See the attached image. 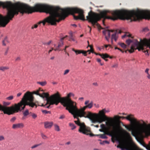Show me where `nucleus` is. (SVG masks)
Returning a JSON list of instances; mask_svg holds the SVG:
<instances>
[{"label":"nucleus","instance_id":"obj_1","mask_svg":"<svg viewBox=\"0 0 150 150\" xmlns=\"http://www.w3.org/2000/svg\"><path fill=\"white\" fill-rule=\"evenodd\" d=\"M2 6L7 10L6 15L3 16L0 14V27H5L12 20L15 15L18 14L19 12L31 13L35 11L44 12L49 13L50 16L43 21L39 22L32 27V29L36 28L38 25L42 23L45 25L46 23L52 25H55L57 22L64 20L69 14L73 15L76 20L80 19L85 20L83 10L77 8H62L47 4H37L32 7L29 5L20 3H13L10 1L5 2L0 1V7Z\"/></svg>","mask_w":150,"mask_h":150},{"label":"nucleus","instance_id":"obj_2","mask_svg":"<svg viewBox=\"0 0 150 150\" xmlns=\"http://www.w3.org/2000/svg\"><path fill=\"white\" fill-rule=\"evenodd\" d=\"M54 103L52 104H55L57 105L59 103L64 107H66V110H68L69 112L73 115L74 118L77 119V120L74 121V122L79 126V132L84 134H90L91 136L93 135L92 134H90L91 132L89 127L86 126L84 123H81L79 117H81L84 116L86 114L85 110L87 108H91L93 106V102L91 101L89 103V100H86L84 103L86 105L82 108L79 109L76 105V103L71 100L70 97L71 96H74V94L71 93H70L67 94V97H61L58 92L52 95Z\"/></svg>","mask_w":150,"mask_h":150},{"label":"nucleus","instance_id":"obj_3","mask_svg":"<svg viewBox=\"0 0 150 150\" xmlns=\"http://www.w3.org/2000/svg\"><path fill=\"white\" fill-rule=\"evenodd\" d=\"M110 12L109 11H104L99 15L97 13L92 11L88 13V15L86 16L87 19L94 25L101 18L104 19H108L115 21L120 18L122 20H131V21H135L142 18L150 19V11L144 10L137 9L136 10L129 11L125 9L116 10L111 11L110 13L112 16H107V13Z\"/></svg>","mask_w":150,"mask_h":150},{"label":"nucleus","instance_id":"obj_4","mask_svg":"<svg viewBox=\"0 0 150 150\" xmlns=\"http://www.w3.org/2000/svg\"><path fill=\"white\" fill-rule=\"evenodd\" d=\"M126 119L130 122L131 125H125V127L129 131H131V134L135 137H143L144 136H148L150 135V132L148 129L149 125L147 124L143 120L138 121L132 114H129L126 117L120 116L115 115L113 118L117 122L120 119Z\"/></svg>","mask_w":150,"mask_h":150},{"label":"nucleus","instance_id":"obj_5","mask_svg":"<svg viewBox=\"0 0 150 150\" xmlns=\"http://www.w3.org/2000/svg\"><path fill=\"white\" fill-rule=\"evenodd\" d=\"M109 112V110H106L104 108L100 111L98 114L88 112L86 115V114L84 115V116L83 117L89 118L93 123L98 122L101 123L107 121L106 122V125L109 127H112V131L111 132H109L107 134L112 135L120 132L122 128L119 123L117 122L112 123L113 119L111 117H108L105 115L106 112Z\"/></svg>","mask_w":150,"mask_h":150},{"label":"nucleus","instance_id":"obj_6","mask_svg":"<svg viewBox=\"0 0 150 150\" xmlns=\"http://www.w3.org/2000/svg\"><path fill=\"white\" fill-rule=\"evenodd\" d=\"M52 95L50 97V98H46V100L47 101L46 103L44 105L43 103L40 104L38 102L36 101L34 103L33 102L34 97L33 94L29 92H27L24 95L22 99H23L22 103L23 104L22 109L23 110L25 108L26 105H29L30 107L33 108L34 106H35L36 108L37 106H40L45 107L49 108H50V106L53 105L54 104H52L54 103V100L53 98Z\"/></svg>","mask_w":150,"mask_h":150},{"label":"nucleus","instance_id":"obj_7","mask_svg":"<svg viewBox=\"0 0 150 150\" xmlns=\"http://www.w3.org/2000/svg\"><path fill=\"white\" fill-rule=\"evenodd\" d=\"M23 99H22L21 100L19 103H15L13 105L10 107H7L11 103L8 102H4L2 105L0 104V110L3 111L4 114L10 115L22 110V104Z\"/></svg>","mask_w":150,"mask_h":150},{"label":"nucleus","instance_id":"obj_8","mask_svg":"<svg viewBox=\"0 0 150 150\" xmlns=\"http://www.w3.org/2000/svg\"><path fill=\"white\" fill-rule=\"evenodd\" d=\"M133 44H132L130 50H127L125 51V53L128 51L130 53H133L134 52V50L138 49L139 51L142 50L143 52H145L146 54L149 55V50H147L146 51L144 50V47H146L150 49V39L148 40L146 39L143 40L140 39V42H138L137 40H134Z\"/></svg>","mask_w":150,"mask_h":150},{"label":"nucleus","instance_id":"obj_9","mask_svg":"<svg viewBox=\"0 0 150 150\" xmlns=\"http://www.w3.org/2000/svg\"><path fill=\"white\" fill-rule=\"evenodd\" d=\"M40 91H43V90H40V88H39V90H37L36 91H35L33 92L32 94H35L38 95L43 98H50V97H49V94L47 93H43L42 94H41L39 93V92Z\"/></svg>","mask_w":150,"mask_h":150},{"label":"nucleus","instance_id":"obj_10","mask_svg":"<svg viewBox=\"0 0 150 150\" xmlns=\"http://www.w3.org/2000/svg\"><path fill=\"white\" fill-rule=\"evenodd\" d=\"M114 30H106L103 31V34L105 36L106 40L108 42L109 41V38L110 37V32H113Z\"/></svg>","mask_w":150,"mask_h":150},{"label":"nucleus","instance_id":"obj_11","mask_svg":"<svg viewBox=\"0 0 150 150\" xmlns=\"http://www.w3.org/2000/svg\"><path fill=\"white\" fill-rule=\"evenodd\" d=\"M122 33L121 30H116L115 31L114 33L112 34V35L111 38V43L112 44H113V40L114 39L115 41H116L118 38V35L117 34H120Z\"/></svg>","mask_w":150,"mask_h":150},{"label":"nucleus","instance_id":"obj_12","mask_svg":"<svg viewBox=\"0 0 150 150\" xmlns=\"http://www.w3.org/2000/svg\"><path fill=\"white\" fill-rule=\"evenodd\" d=\"M72 50L75 52L76 55L82 53L85 56H86V53L88 52L87 51H85L82 50H76L74 48L72 49Z\"/></svg>","mask_w":150,"mask_h":150},{"label":"nucleus","instance_id":"obj_13","mask_svg":"<svg viewBox=\"0 0 150 150\" xmlns=\"http://www.w3.org/2000/svg\"><path fill=\"white\" fill-rule=\"evenodd\" d=\"M24 124L23 123H19L14 124L13 125L12 128L13 129H15L18 128H22L24 127Z\"/></svg>","mask_w":150,"mask_h":150},{"label":"nucleus","instance_id":"obj_14","mask_svg":"<svg viewBox=\"0 0 150 150\" xmlns=\"http://www.w3.org/2000/svg\"><path fill=\"white\" fill-rule=\"evenodd\" d=\"M99 55L103 59H104L106 61H107L108 60V59H106V58L109 57L110 58H111V57H110L109 55L106 53L99 54Z\"/></svg>","mask_w":150,"mask_h":150},{"label":"nucleus","instance_id":"obj_15","mask_svg":"<svg viewBox=\"0 0 150 150\" xmlns=\"http://www.w3.org/2000/svg\"><path fill=\"white\" fill-rule=\"evenodd\" d=\"M53 125L52 122H46L44 123L45 127V128H50Z\"/></svg>","mask_w":150,"mask_h":150},{"label":"nucleus","instance_id":"obj_16","mask_svg":"<svg viewBox=\"0 0 150 150\" xmlns=\"http://www.w3.org/2000/svg\"><path fill=\"white\" fill-rule=\"evenodd\" d=\"M89 46L90 47V50H88L87 51V52H88V54H90L91 52H92V53H94L96 55H99V54H99V53H98L94 52L93 49V47L91 45H90Z\"/></svg>","mask_w":150,"mask_h":150},{"label":"nucleus","instance_id":"obj_17","mask_svg":"<svg viewBox=\"0 0 150 150\" xmlns=\"http://www.w3.org/2000/svg\"><path fill=\"white\" fill-rule=\"evenodd\" d=\"M140 143V144L142 145L144 147H146V148L148 150L150 149V145H146L144 143V142L143 141H141Z\"/></svg>","mask_w":150,"mask_h":150},{"label":"nucleus","instance_id":"obj_18","mask_svg":"<svg viewBox=\"0 0 150 150\" xmlns=\"http://www.w3.org/2000/svg\"><path fill=\"white\" fill-rule=\"evenodd\" d=\"M9 68V67L7 66H0V71H4L8 69Z\"/></svg>","mask_w":150,"mask_h":150},{"label":"nucleus","instance_id":"obj_19","mask_svg":"<svg viewBox=\"0 0 150 150\" xmlns=\"http://www.w3.org/2000/svg\"><path fill=\"white\" fill-rule=\"evenodd\" d=\"M133 146L129 147L128 146H126L124 147H121V150H132V147Z\"/></svg>","mask_w":150,"mask_h":150},{"label":"nucleus","instance_id":"obj_20","mask_svg":"<svg viewBox=\"0 0 150 150\" xmlns=\"http://www.w3.org/2000/svg\"><path fill=\"white\" fill-rule=\"evenodd\" d=\"M29 110L27 109L26 110L23 111V114L24 116H27L29 114Z\"/></svg>","mask_w":150,"mask_h":150},{"label":"nucleus","instance_id":"obj_21","mask_svg":"<svg viewBox=\"0 0 150 150\" xmlns=\"http://www.w3.org/2000/svg\"><path fill=\"white\" fill-rule=\"evenodd\" d=\"M136 40V39L134 40H132L130 39H128L126 40V44L128 45V46L130 44L131 42H132L133 43L132 44H133L134 43L133 41L134 40Z\"/></svg>","mask_w":150,"mask_h":150},{"label":"nucleus","instance_id":"obj_22","mask_svg":"<svg viewBox=\"0 0 150 150\" xmlns=\"http://www.w3.org/2000/svg\"><path fill=\"white\" fill-rule=\"evenodd\" d=\"M118 45H119L122 48L124 49H125L127 48V45L124 43H119Z\"/></svg>","mask_w":150,"mask_h":150},{"label":"nucleus","instance_id":"obj_23","mask_svg":"<svg viewBox=\"0 0 150 150\" xmlns=\"http://www.w3.org/2000/svg\"><path fill=\"white\" fill-rule=\"evenodd\" d=\"M54 129L55 131L59 132L60 131L59 126L57 124H54Z\"/></svg>","mask_w":150,"mask_h":150},{"label":"nucleus","instance_id":"obj_24","mask_svg":"<svg viewBox=\"0 0 150 150\" xmlns=\"http://www.w3.org/2000/svg\"><path fill=\"white\" fill-rule=\"evenodd\" d=\"M69 126L71 127V129L72 130H73L76 128V126L73 123H70L69 124Z\"/></svg>","mask_w":150,"mask_h":150},{"label":"nucleus","instance_id":"obj_25","mask_svg":"<svg viewBox=\"0 0 150 150\" xmlns=\"http://www.w3.org/2000/svg\"><path fill=\"white\" fill-rule=\"evenodd\" d=\"M37 83L40 84L42 86H44L46 85L47 82L45 81L44 82H37Z\"/></svg>","mask_w":150,"mask_h":150},{"label":"nucleus","instance_id":"obj_26","mask_svg":"<svg viewBox=\"0 0 150 150\" xmlns=\"http://www.w3.org/2000/svg\"><path fill=\"white\" fill-rule=\"evenodd\" d=\"M132 150H143L136 146H133L132 147Z\"/></svg>","mask_w":150,"mask_h":150},{"label":"nucleus","instance_id":"obj_27","mask_svg":"<svg viewBox=\"0 0 150 150\" xmlns=\"http://www.w3.org/2000/svg\"><path fill=\"white\" fill-rule=\"evenodd\" d=\"M100 136V138L102 139H107V137L105 135V134H100L98 135Z\"/></svg>","mask_w":150,"mask_h":150},{"label":"nucleus","instance_id":"obj_28","mask_svg":"<svg viewBox=\"0 0 150 150\" xmlns=\"http://www.w3.org/2000/svg\"><path fill=\"white\" fill-rule=\"evenodd\" d=\"M31 116L33 118L35 119L37 117V115L36 114L33 113L31 112Z\"/></svg>","mask_w":150,"mask_h":150},{"label":"nucleus","instance_id":"obj_29","mask_svg":"<svg viewBox=\"0 0 150 150\" xmlns=\"http://www.w3.org/2000/svg\"><path fill=\"white\" fill-rule=\"evenodd\" d=\"M126 36L130 37L131 35L128 33H126L124 35L122 36V38H124Z\"/></svg>","mask_w":150,"mask_h":150},{"label":"nucleus","instance_id":"obj_30","mask_svg":"<svg viewBox=\"0 0 150 150\" xmlns=\"http://www.w3.org/2000/svg\"><path fill=\"white\" fill-rule=\"evenodd\" d=\"M13 98V96H11L6 98V99L7 100H11Z\"/></svg>","mask_w":150,"mask_h":150},{"label":"nucleus","instance_id":"obj_31","mask_svg":"<svg viewBox=\"0 0 150 150\" xmlns=\"http://www.w3.org/2000/svg\"><path fill=\"white\" fill-rule=\"evenodd\" d=\"M52 42V40H50L48 42H44L43 43V44L45 45H50Z\"/></svg>","mask_w":150,"mask_h":150},{"label":"nucleus","instance_id":"obj_32","mask_svg":"<svg viewBox=\"0 0 150 150\" xmlns=\"http://www.w3.org/2000/svg\"><path fill=\"white\" fill-rule=\"evenodd\" d=\"M70 38H69V40H72L73 41H75L74 39L73 38V34L72 33H71L70 34Z\"/></svg>","mask_w":150,"mask_h":150},{"label":"nucleus","instance_id":"obj_33","mask_svg":"<svg viewBox=\"0 0 150 150\" xmlns=\"http://www.w3.org/2000/svg\"><path fill=\"white\" fill-rule=\"evenodd\" d=\"M41 135L42 138L44 139H46L47 138V137L42 133H41Z\"/></svg>","mask_w":150,"mask_h":150},{"label":"nucleus","instance_id":"obj_34","mask_svg":"<svg viewBox=\"0 0 150 150\" xmlns=\"http://www.w3.org/2000/svg\"><path fill=\"white\" fill-rule=\"evenodd\" d=\"M63 45V42H59L58 45V46H57V47L58 48H59V47L62 46Z\"/></svg>","mask_w":150,"mask_h":150},{"label":"nucleus","instance_id":"obj_35","mask_svg":"<svg viewBox=\"0 0 150 150\" xmlns=\"http://www.w3.org/2000/svg\"><path fill=\"white\" fill-rule=\"evenodd\" d=\"M16 119V118L15 117H13L10 120V121L11 123H13Z\"/></svg>","mask_w":150,"mask_h":150},{"label":"nucleus","instance_id":"obj_36","mask_svg":"<svg viewBox=\"0 0 150 150\" xmlns=\"http://www.w3.org/2000/svg\"><path fill=\"white\" fill-rule=\"evenodd\" d=\"M97 61L98 62L100 63L101 65L102 66L103 65V64H104L103 63L101 62V60L100 59H99V58L97 59Z\"/></svg>","mask_w":150,"mask_h":150},{"label":"nucleus","instance_id":"obj_37","mask_svg":"<svg viewBox=\"0 0 150 150\" xmlns=\"http://www.w3.org/2000/svg\"><path fill=\"white\" fill-rule=\"evenodd\" d=\"M5 139V137L3 135H0V141H3Z\"/></svg>","mask_w":150,"mask_h":150},{"label":"nucleus","instance_id":"obj_38","mask_svg":"<svg viewBox=\"0 0 150 150\" xmlns=\"http://www.w3.org/2000/svg\"><path fill=\"white\" fill-rule=\"evenodd\" d=\"M104 143L109 144V142L107 141H104L102 142H100V144H104Z\"/></svg>","mask_w":150,"mask_h":150},{"label":"nucleus","instance_id":"obj_39","mask_svg":"<svg viewBox=\"0 0 150 150\" xmlns=\"http://www.w3.org/2000/svg\"><path fill=\"white\" fill-rule=\"evenodd\" d=\"M69 71V69H66L64 71V75H66L68 74Z\"/></svg>","mask_w":150,"mask_h":150},{"label":"nucleus","instance_id":"obj_40","mask_svg":"<svg viewBox=\"0 0 150 150\" xmlns=\"http://www.w3.org/2000/svg\"><path fill=\"white\" fill-rule=\"evenodd\" d=\"M100 127L102 128V129H104L106 128V127L105 125L104 124H102L100 125Z\"/></svg>","mask_w":150,"mask_h":150},{"label":"nucleus","instance_id":"obj_41","mask_svg":"<svg viewBox=\"0 0 150 150\" xmlns=\"http://www.w3.org/2000/svg\"><path fill=\"white\" fill-rule=\"evenodd\" d=\"M40 145V144H38L32 146L31 147V148L32 149L35 148H36V147H38V146Z\"/></svg>","mask_w":150,"mask_h":150},{"label":"nucleus","instance_id":"obj_42","mask_svg":"<svg viewBox=\"0 0 150 150\" xmlns=\"http://www.w3.org/2000/svg\"><path fill=\"white\" fill-rule=\"evenodd\" d=\"M42 112L43 113H45V114H47L48 113H50V112L49 111H47L46 110H43L42 111Z\"/></svg>","mask_w":150,"mask_h":150},{"label":"nucleus","instance_id":"obj_43","mask_svg":"<svg viewBox=\"0 0 150 150\" xmlns=\"http://www.w3.org/2000/svg\"><path fill=\"white\" fill-rule=\"evenodd\" d=\"M65 117V116L64 115H62L59 117V118L60 119H62Z\"/></svg>","mask_w":150,"mask_h":150},{"label":"nucleus","instance_id":"obj_44","mask_svg":"<svg viewBox=\"0 0 150 150\" xmlns=\"http://www.w3.org/2000/svg\"><path fill=\"white\" fill-rule=\"evenodd\" d=\"M8 50H9V48L8 47L7 48L6 51L5 52L4 54L5 55H6L7 54H8Z\"/></svg>","mask_w":150,"mask_h":150},{"label":"nucleus","instance_id":"obj_45","mask_svg":"<svg viewBox=\"0 0 150 150\" xmlns=\"http://www.w3.org/2000/svg\"><path fill=\"white\" fill-rule=\"evenodd\" d=\"M21 60V58L20 57H17L16 59H15V61H20Z\"/></svg>","mask_w":150,"mask_h":150},{"label":"nucleus","instance_id":"obj_46","mask_svg":"<svg viewBox=\"0 0 150 150\" xmlns=\"http://www.w3.org/2000/svg\"><path fill=\"white\" fill-rule=\"evenodd\" d=\"M149 70V69L148 68H147L146 69L145 71V72L148 75L149 74V73H148V71Z\"/></svg>","mask_w":150,"mask_h":150},{"label":"nucleus","instance_id":"obj_47","mask_svg":"<svg viewBox=\"0 0 150 150\" xmlns=\"http://www.w3.org/2000/svg\"><path fill=\"white\" fill-rule=\"evenodd\" d=\"M93 85L96 86H97L98 85V83L97 82H94L93 83Z\"/></svg>","mask_w":150,"mask_h":150},{"label":"nucleus","instance_id":"obj_48","mask_svg":"<svg viewBox=\"0 0 150 150\" xmlns=\"http://www.w3.org/2000/svg\"><path fill=\"white\" fill-rule=\"evenodd\" d=\"M118 67V64H115L114 65H113L112 66V67L113 68H117Z\"/></svg>","mask_w":150,"mask_h":150},{"label":"nucleus","instance_id":"obj_49","mask_svg":"<svg viewBox=\"0 0 150 150\" xmlns=\"http://www.w3.org/2000/svg\"><path fill=\"white\" fill-rule=\"evenodd\" d=\"M6 42L5 41V40H3L2 41V45L3 46H6Z\"/></svg>","mask_w":150,"mask_h":150},{"label":"nucleus","instance_id":"obj_50","mask_svg":"<svg viewBox=\"0 0 150 150\" xmlns=\"http://www.w3.org/2000/svg\"><path fill=\"white\" fill-rule=\"evenodd\" d=\"M67 35H66L65 37H63L62 38H61V40H60V41L61 42H63L62 41V40L66 37H67Z\"/></svg>","mask_w":150,"mask_h":150},{"label":"nucleus","instance_id":"obj_51","mask_svg":"<svg viewBox=\"0 0 150 150\" xmlns=\"http://www.w3.org/2000/svg\"><path fill=\"white\" fill-rule=\"evenodd\" d=\"M143 30L144 31H148V29L147 28H145L143 29Z\"/></svg>","mask_w":150,"mask_h":150},{"label":"nucleus","instance_id":"obj_52","mask_svg":"<svg viewBox=\"0 0 150 150\" xmlns=\"http://www.w3.org/2000/svg\"><path fill=\"white\" fill-rule=\"evenodd\" d=\"M22 94V93H18L17 95V97H19Z\"/></svg>","mask_w":150,"mask_h":150},{"label":"nucleus","instance_id":"obj_53","mask_svg":"<svg viewBox=\"0 0 150 150\" xmlns=\"http://www.w3.org/2000/svg\"><path fill=\"white\" fill-rule=\"evenodd\" d=\"M53 50H54L55 51H56L57 50H59V51H60V50H59V48L57 47L55 49H53Z\"/></svg>","mask_w":150,"mask_h":150},{"label":"nucleus","instance_id":"obj_54","mask_svg":"<svg viewBox=\"0 0 150 150\" xmlns=\"http://www.w3.org/2000/svg\"><path fill=\"white\" fill-rule=\"evenodd\" d=\"M71 143V142L70 141H69V142H66L65 143V144L68 145L70 144Z\"/></svg>","mask_w":150,"mask_h":150},{"label":"nucleus","instance_id":"obj_55","mask_svg":"<svg viewBox=\"0 0 150 150\" xmlns=\"http://www.w3.org/2000/svg\"><path fill=\"white\" fill-rule=\"evenodd\" d=\"M5 40V41L6 42H7V37H6L4 40Z\"/></svg>","mask_w":150,"mask_h":150},{"label":"nucleus","instance_id":"obj_56","mask_svg":"<svg viewBox=\"0 0 150 150\" xmlns=\"http://www.w3.org/2000/svg\"><path fill=\"white\" fill-rule=\"evenodd\" d=\"M27 116H24V115H23V116L22 117V120H24L26 118Z\"/></svg>","mask_w":150,"mask_h":150},{"label":"nucleus","instance_id":"obj_57","mask_svg":"<svg viewBox=\"0 0 150 150\" xmlns=\"http://www.w3.org/2000/svg\"><path fill=\"white\" fill-rule=\"evenodd\" d=\"M53 50V48H51V50H49V52H48V53H49V54H50V52H51L52 51V50Z\"/></svg>","mask_w":150,"mask_h":150},{"label":"nucleus","instance_id":"obj_58","mask_svg":"<svg viewBox=\"0 0 150 150\" xmlns=\"http://www.w3.org/2000/svg\"><path fill=\"white\" fill-rule=\"evenodd\" d=\"M83 99V97H81L79 98V100L81 101H82Z\"/></svg>","mask_w":150,"mask_h":150},{"label":"nucleus","instance_id":"obj_59","mask_svg":"<svg viewBox=\"0 0 150 150\" xmlns=\"http://www.w3.org/2000/svg\"><path fill=\"white\" fill-rule=\"evenodd\" d=\"M126 132V134L127 135V136H128V137H130V134H129V133H127V132Z\"/></svg>","mask_w":150,"mask_h":150},{"label":"nucleus","instance_id":"obj_60","mask_svg":"<svg viewBox=\"0 0 150 150\" xmlns=\"http://www.w3.org/2000/svg\"><path fill=\"white\" fill-rule=\"evenodd\" d=\"M104 129H100L99 130L100 131V132H103L104 131Z\"/></svg>","mask_w":150,"mask_h":150},{"label":"nucleus","instance_id":"obj_61","mask_svg":"<svg viewBox=\"0 0 150 150\" xmlns=\"http://www.w3.org/2000/svg\"><path fill=\"white\" fill-rule=\"evenodd\" d=\"M71 25H72V26L74 27H76V24H72Z\"/></svg>","mask_w":150,"mask_h":150},{"label":"nucleus","instance_id":"obj_62","mask_svg":"<svg viewBox=\"0 0 150 150\" xmlns=\"http://www.w3.org/2000/svg\"><path fill=\"white\" fill-rule=\"evenodd\" d=\"M104 47L105 48H107L108 47V45H104Z\"/></svg>","mask_w":150,"mask_h":150},{"label":"nucleus","instance_id":"obj_63","mask_svg":"<svg viewBox=\"0 0 150 150\" xmlns=\"http://www.w3.org/2000/svg\"><path fill=\"white\" fill-rule=\"evenodd\" d=\"M117 147L118 148H121L122 147L121 146H120V145H118L117 146Z\"/></svg>","mask_w":150,"mask_h":150},{"label":"nucleus","instance_id":"obj_64","mask_svg":"<svg viewBox=\"0 0 150 150\" xmlns=\"http://www.w3.org/2000/svg\"><path fill=\"white\" fill-rule=\"evenodd\" d=\"M147 77L149 79H150V74H149L147 76Z\"/></svg>","mask_w":150,"mask_h":150}]
</instances>
